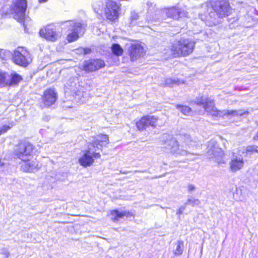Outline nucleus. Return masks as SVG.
I'll return each mask as SVG.
<instances>
[{"mask_svg":"<svg viewBox=\"0 0 258 258\" xmlns=\"http://www.w3.org/2000/svg\"><path fill=\"white\" fill-rule=\"evenodd\" d=\"M232 11L227 0H213L210 4L206 3L201 6L199 16L206 25L212 26L216 24L215 12L223 17L231 14Z\"/></svg>","mask_w":258,"mask_h":258,"instance_id":"obj_1","label":"nucleus"},{"mask_svg":"<svg viewBox=\"0 0 258 258\" xmlns=\"http://www.w3.org/2000/svg\"><path fill=\"white\" fill-rule=\"evenodd\" d=\"M33 145L29 143H21L16 150V155L23 162L21 168L25 172H34L39 167L38 161L32 157Z\"/></svg>","mask_w":258,"mask_h":258,"instance_id":"obj_2","label":"nucleus"},{"mask_svg":"<svg viewBox=\"0 0 258 258\" xmlns=\"http://www.w3.org/2000/svg\"><path fill=\"white\" fill-rule=\"evenodd\" d=\"M197 103L202 104L205 110L211 115L215 116L224 117V116L232 118L242 116L248 114L249 112L242 109L237 110H219L214 106L213 100L206 97H202L201 101L197 100Z\"/></svg>","mask_w":258,"mask_h":258,"instance_id":"obj_3","label":"nucleus"},{"mask_svg":"<svg viewBox=\"0 0 258 258\" xmlns=\"http://www.w3.org/2000/svg\"><path fill=\"white\" fill-rule=\"evenodd\" d=\"M194 43L189 39L181 38L175 41L171 47L172 54L175 56H186L192 52Z\"/></svg>","mask_w":258,"mask_h":258,"instance_id":"obj_4","label":"nucleus"},{"mask_svg":"<svg viewBox=\"0 0 258 258\" xmlns=\"http://www.w3.org/2000/svg\"><path fill=\"white\" fill-rule=\"evenodd\" d=\"M100 154L94 149V145H89L87 150L83 151L78 159L79 163L82 166L86 167L91 166L94 162V159L99 158Z\"/></svg>","mask_w":258,"mask_h":258,"instance_id":"obj_5","label":"nucleus"},{"mask_svg":"<svg viewBox=\"0 0 258 258\" xmlns=\"http://www.w3.org/2000/svg\"><path fill=\"white\" fill-rule=\"evenodd\" d=\"M27 7L26 0H14L11 6V12L14 18L18 21L23 22L25 18V12Z\"/></svg>","mask_w":258,"mask_h":258,"instance_id":"obj_6","label":"nucleus"},{"mask_svg":"<svg viewBox=\"0 0 258 258\" xmlns=\"http://www.w3.org/2000/svg\"><path fill=\"white\" fill-rule=\"evenodd\" d=\"M120 5L115 1L107 0L105 3L104 14L111 21H115L119 17Z\"/></svg>","mask_w":258,"mask_h":258,"instance_id":"obj_7","label":"nucleus"},{"mask_svg":"<svg viewBox=\"0 0 258 258\" xmlns=\"http://www.w3.org/2000/svg\"><path fill=\"white\" fill-rule=\"evenodd\" d=\"M13 58L16 64L23 67H26L31 61L29 52L22 47L14 51Z\"/></svg>","mask_w":258,"mask_h":258,"instance_id":"obj_8","label":"nucleus"},{"mask_svg":"<svg viewBox=\"0 0 258 258\" xmlns=\"http://www.w3.org/2000/svg\"><path fill=\"white\" fill-rule=\"evenodd\" d=\"M66 25L71 31L67 36V40L69 42L77 40L79 35L84 33V28L80 23L69 21L67 23Z\"/></svg>","mask_w":258,"mask_h":258,"instance_id":"obj_9","label":"nucleus"},{"mask_svg":"<svg viewBox=\"0 0 258 258\" xmlns=\"http://www.w3.org/2000/svg\"><path fill=\"white\" fill-rule=\"evenodd\" d=\"M164 147L171 153L176 155H184L187 151L179 148L177 141L173 138L169 137V139L163 144Z\"/></svg>","mask_w":258,"mask_h":258,"instance_id":"obj_10","label":"nucleus"},{"mask_svg":"<svg viewBox=\"0 0 258 258\" xmlns=\"http://www.w3.org/2000/svg\"><path fill=\"white\" fill-rule=\"evenodd\" d=\"M41 37L50 41H56L60 36V34L56 32L53 26H47L42 28L39 32Z\"/></svg>","mask_w":258,"mask_h":258,"instance_id":"obj_11","label":"nucleus"},{"mask_svg":"<svg viewBox=\"0 0 258 258\" xmlns=\"http://www.w3.org/2000/svg\"><path fill=\"white\" fill-rule=\"evenodd\" d=\"M157 120L158 118L154 116H144L136 122V126L140 131L144 130L149 126L155 127Z\"/></svg>","mask_w":258,"mask_h":258,"instance_id":"obj_12","label":"nucleus"},{"mask_svg":"<svg viewBox=\"0 0 258 258\" xmlns=\"http://www.w3.org/2000/svg\"><path fill=\"white\" fill-rule=\"evenodd\" d=\"M243 158L239 153H234L229 163L230 169L236 172L242 169L244 166Z\"/></svg>","mask_w":258,"mask_h":258,"instance_id":"obj_13","label":"nucleus"},{"mask_svg":"<svg viewBox=\"0 0 258 258\" xmlns=\"http://www.w3.org/2000/svg\"><path fill=\"white\" fill-rule=\"evenodd\" d=\"M166 14L168 17L174 19L185 17L187 15V12L183 9L178 7H173L168 9Z\"/></svg>","mask_w":258,"mask_h":258,"instance_id":"obj_14","label":"nucleus"},{"mask_svg":"<svg viewBox=\"0 0 258 258\" xmlns=\"http://www.w3.org/2000/svg\"><path fill=\"white\" fill-rule=\"evenodd\" d=\"M105 66L103 61L100 59L92 60L90 61H85L82 69L85 71H94L98 70Z\"/></svg>","mask_w":258,"mask_h":258,"instance_id":"obj_15","label":"nucleus"},{"mask_svg":"<svg viewBox=\"0 0 258 258\" xmlns=\"http://www.w3.org/2000/svg\"><path fill=\"white\" fill-rule=\"evenodd\" d=\"M109 143L108 137L105 135H100L97 136L93 143L89 145H94V149L98 150H101V148L106 146Z\"/></svg>","mask_w":258,"mask_h":258,"instance_id":"obj_16","label":"nucleus"},{"mask_svg":"<svg viewBox=\"0 0 258 258\" xmlns=\"http://www.w3.org/2000/svg\"><path fill=\"white\" fill-rule=\"evenodd\" d=\"M56 100V93L54 90L49 89L44 93L43 101L46 106L53 104Z\"/></svg>","mask_w":258,"mask_h":258,"instance_id":"obj_17","label":"nucleus"},{"mask_svg":"<svg viewBox=\"0 0 258 258\" xmlns=\"http://www.w3.org/2000/svg\"><path fill=\"white\" fill-rule=\"evenodd\" d=\"M68 85L70 87V89L76 94L77 95H80L81 92L83 90V87L81 86L78 79L75 78L71 79Z\"/></svg>","mask_w":258,"mask_h":258,"instance_id":"obj_18","label":"nucleus"},{"mask_svg":"<svg viewBox=\"0 0 258 258\" xmlns=\"http://www.w3.org/2000/svg\"><path fill=\"white\" fill-rule=\"evenodd\" d=\"M110 215L111 216V219L114 222H116L125 216L128 217L130 216H132L131 213L128 211L118 210L111 211Z\"/></svg>","mask_w":258,"mask_h":258,"instance_id":"obj_19","label":"nucleus"},{"mask_svg":"<svg viewBox=\"0 0 258 258\" xmlns=\"http://www.w3.org/2000/svg\"><path fill=\"white\" fill-rule=\"evenodd\" d=\"M144 50L143 47L139 44H133L131 46L130 53L132 59L135 60L138 57L143 55Z\"/></svg>","mask_w":258,"mask_h":258,"instance_id":"obj_20","label":"nucleus"},{"mask_svg":"<svg viewBox=\"0 0 258 258\" xmlns=\"http://www.w3.org/2000/svg\"><path fill=\"white\" fill-rule=\"evenodd\" d=\"M184 83V80L178 78H168L165 81V86L168 87H173L174 85H179Z\"/></svg>","mask_w":258,"mask_h":258,"instance_id":"obj_21","label":"nucleus"},{"mask_svg":"<svg viewBox=\"0 0 258 258\" xmlns=\"http://www.w3.org/2000/svg\"><path fill=\"white\" fill-rule=\"evenodd\" d=\"M175 248L173 250V254L179 256L182 254L183 250L184 242L182 240H178L175 243Z\"/></svg>","mask_w":258,"mask_h":258,"instance_id":"obj_22","label":"nucleus"},{"mask_svg":"<svg viewBox=\"0 0 258 258\" xmlns=\"http://www.w3.org/2000/svg\"><path fill=\"white\" fill-rule=\"evenodd\" d=\"M10 76L9 74L0 72V87L8 85L9 83Z\"/></svg>","mask_w":258,"mask_h":258,"instance_id":"obj_23","label":"nucleus"},{"mask_svg":"<svg viewBox=\"0 0 258 258\" xmlns=\"http://www.w3.org/2000/svg\"><path fill=\"white\" fill-rule=\"evenodd\" d=\"M22 80V77L16 73H13L10 76L8 85L17 84Z\"/></svg>","mask_w":258,"mask_h":258,"instance_id":"obj_24","label":"nucleus"},{"mask_svg":"<svg viewBox=\"0 0 258 258\" xmlns=\"http://www.w3.org/2000/svg\"><path fill=\"white\" fill-rule=\"evenodd\" d=\"M208 148V154L209 155L213 154L215 157L217 158L218 156L217 155V149L214 141H211L209 143Z\"/></svg>","mask_w":258,"mask_h":258,"instance_id":"obj_25","label":"nucleus"},{"mask_svg":"<svg viewBox=\"0 0 258 258\" xmlns=\"http://www.w3.org/2000/svg\"><path fill=\"white\" fill-rule=\"evenodd\" d=\"M111 50L114 54L117 56L121 55L123 52L122 48L117 44H114L112 45Z\"/></svg>","mask_w":258,"mask_h":258,"instance_id":"obj_26","label":"nucleus"},{"mask_svg":"<svg viewBox=\"0 0 258 258\" xmlns=\"http://www.w3.org/2000/svg\"><path fill=\"white\" fill-rule=\"evenodd\" d=\"M176 107L184 115H188L191 112V109L187 106L176 105Z\"/></svg>","mask_w":258,"mask_h":258,"instance_id":"obj_27","label":"nucleus"},{"mask_svg":"<svg viewBox=\"0 0 258 258\" xmlns=\"http://www.w3.org/2000/svg\"><path fill=\"white\" fill-rule=\"evenodd\" d=\"M186 204L195 206L199 205L200 204V202L198 199L191 198L187 200Z\"/></svg>","mask_w":258,"mask_h":258,"instance_id":"obj_28","label":"nucleus"},{"mask_svg":"<svg viewBox=\"0 0 258 258\" xmlns=\"http://www.w3.org/2000/svg\"><path fill=\"white\" fill-rule=\"evenodd\" d=\"M246 152H256L258 153V147L256 146H249L246 148Z\"/></svg>","mask_w":258,"mask_h":258,"instance_id":"obj_29","label":"nucleus"},{"mask_svg":"<svg viewBox=\"0 0 258 258\" xmlns=\"http://www.w3.org/2000/svg\"><path fill=\"white\" fill-rule=\"evenodd\" d=\"M139 18V16L135 12H132L131 14V24L135 25V21Z\"/></svg>","mask_w":258,"mask_h":258,"instance_id":"obj_30","label":"nucleus"},{"mask_svg":"<svg viewBox=\"0 0 258 258\" xmlns=\"http://www.w3.org/2000/svg\"><path fill=\"white\" fill-rule=\"evenodd\" d=\"M10 128V127L8 125H4L2 128L0 130V135L2 134L6 133L8 130Z\"/></svg>","mask_w":258,"mask_h":258,"instance_id":"obj_31","label":"nucleus"},{"mask_svg":"<svg viewBox=\"0 0 258 258\" xmlns=\"http://www.w3.org/2000/svg\"><path fill=\"white\" fill-rule=\"evenodd\" d=\"M187 188L188 191L189 192H192V191H194L196 189V187L192 184H189L187 186Z\"/></svg>","mask_w":258,"mask_h":258,"instance_id":"obj_32","label":"nucleus"},{"mask_svg":"<svg viewBox=\"0 0 258 258\" xmlns=\"http://www.w3.org/2000/svg\"><path fill=\"white\" fill-rule=\"evenodd\" d=\"M185 206H181V207H180V208H179V209L177 210L176 214H177V215H180V214H181L183 213V211L185 210Z\"/></svg>","mask_w":258,"mask_h":258,"instance_id":"obj_33","label":"nucleus"},{"mask_svg":"<svg viewBox=\"0 0 258 258\" xmlns=\"http://www.w3.org/2000/svg\"><path fill=\"white\" fill-rule=\"evenodd\" d=\"M93 9H94V11L96 13H98V9L95 7V4H93Z\"/></svg>","mask_w":258,"mask_h":258,"instance_id":"obj_34","label":"nucleus"},{"mask_svg":"<svg viewBox=\"0 0 258 258\" xmlns=\"http://www.w3.org/2000/svg\"><path fill=\"white\" fill-rule=\"evenodd\" d=\"M254 140H258V131H257V133L256 135L254 137Z\"/></svg>","mask_w":258,"mask_h":258,"instance_id":"obj_35","label":"nucleus"},{"mask_svg":"<svg viewBox=\"0 0 258 258\" xmlns=\"http://www.w3.org/2000/svg\"><path fill=\"white\" fill-rule=\"evenodd\" d=\"M48 0H39L40 3H44L47 1Z\"/></svg>","mask_w":258,"mask_h":258,"instance_id":"obj_36","label":"nucleus"},{"mask_svg":"<svg viewBox=\"0 0 258 258\" xmlns=\"http://www.w3.org/2000/svg\"><path fill=\"white\" fill-rule=\"evenodd\" d=\"M4 165V163L2 161L1 159L0 158V166H3Z\"/></svg>","mask_w":258,"mask_h":258,"instance_id":"obj_37","label":"nucleus"},{"mask_svg":"<svg viewBox=\"0 0 258 258\" xmlns=\"http://www.w3.org/2000/svg\"><path fill=\"white\" fill-rule=\"evenodd\" d=\"M219 154L221 155H223L224 154L223 153L222 151H221V152H219Z\"/></svg>","mask_w":258,"mask_h":258,"instance_id":"obj_38","label":"nucleus"},{"mask_svg":"<svg viewBox=\"0 0 258 258\" xmlns=\"http://www.w3.org/2000/svg\"><path fill=\"white\" fill-rule=\"evenodd\" d=\"M154 18V17H152V18H151L150 19V20H152V19H153Z\"/></svg>","mask_w":258,"mask_h":258,"instance_id":"obj_39","label":"nucleus"},{"mask_svg":"<svg viewBox=\"0 0 258 258\" xmlns=\"http://www.w3.org/2000/svg\"><path fill=\"white\" fill-rule=\"evenodd\" d=\"M84 51H85V52H84L85 53H88L87 51H86V50H85Z\"/></svg>","mask_w":258,"mask_h":258,"instance_id":"obj_40","label":"nucleus"},{"mask_svg":"<svg viewBox=\"0 0 258 258\" xmlns=\"http://www.w3.org/2000/svg\"><path fill=\"white\" fill-rule=\"evenodd\" d=\"M240 151L241 153H243V152H243V151H241V150H240Z\"/></svg>","mask_w":258,"mask_h":258,"instance_id":"obj_41","label":"nucleus"}]
</instances>
